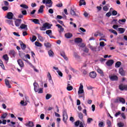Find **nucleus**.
Segmentation results:
<instances>
[{
	"mask_svg": "<svg viewBox=\"0 0 127 127\" xmlns=\"http://www.w3.org/2000/svg\"><path fill=\"white\" fill-rule=\"evenodd\" d=\"M56 6H57V7H62L63 6V4L62 3L57 4Z\"/></svg>",
	"mask_w": 127,
	"mask_h": 127,
	"instance_id": "e2e57ef3",
	"label": "nucleus"
},
{
	"mask_svg": "<svg viewBox=\"0 0 127 127\" xmlns=\"http://www.w3.org/2000/svg\"><path fill=\"white\" fill-rule=\"evenodd\" d=\"M49 55L50 57H53L54 56V53L52 50H50L48 51Z\"/></svg>",
	"mask_w": 127,
	"mask_h": 127,
	"instance_id": "473e14b6",
	"label": "nucleus"
},
{
	"mask_svg": "<svg viewBox=\"0 0 127 127\" xmlns=\"http://www.w3.org/2000/svg\"><path fill=\"white\" fill-rule=\"evenodd\" d=\"M5 84L8 88H11V86H10V84H9V81L6 79H5Z\"/></svg>",
	"mask_w": 127,
	"mask_h": 127,
	"instance_id": "b1692460",
	"label": "nucleus"
},
{
	"mask_svg": "<svg viewBox=\"0 0 127 127\" xmlns=\"http://www.w3.org/2000/svg\"><path fill=\"white\" fill-rule=\"evenodd\" d=\"M97 72H98V73H99V74H101V75H102V76H104V71H103V70L101 69L98 68L97 69Z\"/></svg>",
	"mask_w": 127,
	"mask_h": 127,
	"instance_id": "c85d7f7f",
	"label": "nucleus"
},
{
	"mask_svg": "<svg viewBox=\"0 0 127 127\" xmlns=\"http://www.w3.org/2000/svg\"><path fill=\"white\" fill-rule=\"evenodd\" d=\"M117 126L119 127H125V124L124 123L120 122L117 124Z\"/></svg>",
	"mask_w": 127,
	"mask_h": 127,
	"instance_id": "58836bf2",
	"label": "nucleus"
},
{
	"mask_svg": "<svg viewBox=\"0 0 127 127\" xmlns=\"http://www.w3.org/2000/svg\"><path fill=\"white\" fill-rule=\"evenodd\" d=\"M34 86V90L35 92H38L39 89V85H38V83L35 82L33 84Z\"/></svg>",
	"mask_w": 127,
	"mask_h": 127,
	"instance_id": "f8f14e48",
	"label": "nucleus"
},
{
	"mask_svg": "<svg viewBox=\"0 0 127 127\" xmlns=\"http://www.w3.org/2000/svg\"><path fill=\"white\" fill-rule=\"evenodd\" d=\"M75 127H84V125L83 123L82 122H80V121L79 120L75 122Z\"/></svg>",
	"mask_w": 127,
	"mask_h": 127,
	"instance_id": "39448f33",
	"label": "nucleus"
},
{
	"mask_svg": "<svg viewBox=\"0 0 127 127\" xmlns=\"http://www.w3.org/2000/svg\"><path fill=\"white\" fill-rule=\"evenodd\" d=\"M26 127H34V124H33V122L29 121L28 123H26Z\"/></svg>",
	"mask_w": 127,
	"mask_h": 127,
	"instance_id": "412c9836",
	"label": "nucleus"
},
{
	"mask_svg": "<svg viewBox=\"0 0 127 127\" xmlns=\"http://www.w3.org/2000/svg\"><path fill=\"white\" fill-rule=\"evenodd\" d=\"M66 90H67V91H72L73 90V86H70V84H68Z\"/></svg>",
	"mask_w": 127,
	"mask_h": 127,
	"instance_id": "c756f323",
	"label": "nucleus"
},
{
	"mask_svg": "<svg viewBox=\"0 0 127 127\" xmlns=\"http://www.w3.org/2000/svg\"><path fill=\"white\" fill-rule=\"evenodd\" d=\"M70 14L72 16L76 15V9H73L72 8H70Z\"/></svg>",
	"mask_w": 127,
	"mask_h": 127,
	"instance_id": "aec40b11",
	"label": "nucleus"
},
{
	"mask_svg": "<svg viewBox=\"0 0 127 127\" xmlns=\"http://www.w3.org/2000/svg\"><path fill=\"white\" fill-rule=\"evenodd\" d=\"M83 52H85V53H89V49H88L87 47H85L83 50Z\"/></svg>",
	"mask_w": 127,
	"mask_h": 127,
	"instance_id": "8fccbe9b",
	"label": "nucleus"
},
{
	"mask_svg": "<svg viewBox=\"0 0 127 127\" xmlns=\"http://www.w3.org/2000/svg\"><path fill=\"white\" fill-rule=\"evenodd\" d=\"M20 46L22 50H25V49L26 48V45L24 44L23 42H22L20 43Z\"/></svg>",
	"mask_w": 127,
	"mask_h": 127,
	"instance_id": "a878e982",
	"label": "nucleus"
},
{
	"mask_svg": "<svg viewBox=\"0 0 127 127\" xmlns=\"http://www.w3.org/2000/svg\"><path fill=\"white\" fill-rule=\"evenodd\" d=\"M82 41L83 40L80 38H76L74 39V42L75 43H76V44H80L82 43Z\"/></svg>",
	"mask_w": 127,
	"mask_h": 127,
	"instance_id": "9d476101",
	"label": "nucleus"
},
{
	"mask_svg": "<svg viewBox=\"0 0 127 127\" xmlns=\"http://www.w3.org/2000/svg\"><path fill=\"white\" fill-rule=\"evenodd\" d=\"M106 125L107 127H112V122L109 120H107Z\"/></svg>",
	"mask_w": 127,
	"mask_h": 127,
	"instance_id": "cd10ccee",
	"label": "nucleus"
},
{
	"mask_svg": "<svg viewBox=\"0 0 127 127\" xmlns=\"http://www.w3.org/2000/svg\"><path fill=\"white\" fill-rule=\"evenodd\" d=\"M20 28L21 29H25V28H26V30H27V25L22 24L20 26Z\"/></svg>",
	"mask_w": 127,
	"mask_h": 127,
	"instance_id": "bb28decb",
	"label": "nucleus"
},
{
	"mask_svg": "<svg viewBox=\"0 0 127 127\" xmlns=\"http://www.w3.org/2000/svg\"><path fill=\"white\" fill-rule=\"evenodd\" d=\"M109 31L111 32L112 33H113L114 34H115V35H118V32L116 31V30L113 29H110Z\"/></svg>",
	"mask_w": 127,
	"mask_h": 127,
	"instance_id": "ea45409f",
	"label": "nucleus"
},
{
	"mask_svg": "<svg viewBox=\"0 0 127 127\" xmlns=\"http://www.w3.org/2000/svg\"><path fill=\"white\" fill-rule=\"evenodd\" d=\"M6 116H7V114L6 113L2 114L1 116V119H5V118H6Z\"/></svg>",
	"mask_w": 127,
	"mask_h": 127,
	"instance_id": "09e8293b",
	"label": "nucleus"
},
{
	"mask_svg": "<svg viewBox=\"0 0 127 127\" xmlns=\"http://www.w3.org/2000/svg\"><path fill=\"white\" fill-rule=\"evenodd\" d=\"M119 72L121 76H125V70H124V68H123V67H121L119 69Z\"/></svg>",
	"mask_w": 127,
	"mask_h": 127,
	"instance_id": "6ab92c4d",
	"label": "nucleus"
},
{
	"mask_svg": "<svg viewBox=\"0 0 127 127\" xmlns=\"http://www.w3.org/2000/svg\"><path fill=\"white\" fill-rule=\"evenodd\" d=\"M64 36L65 38H67V39H69L73 36V34H72V33H66L64 34Z\"/></svg>",
	"mask_w": 127,
	"mask_h": 127,
	"instance_id": "4468645a",
	"label": "nucleus"
},
{
	"mask_svg": "<svg viewBox=\"0 0 127 127\" xmlns=\"http://www.w3.org/2000/svg\"><path fill=\"white\" fill-rule=\"evenodd\" d=\"M81 5H86V1H85V0H79V6H81Z\"/></svg>",
	"mask_w": 127,
	"mask_h": 127,
	"instance_id": "393cba45",
	"label": "nucleus"
},
{
	"mask_svg": "<svg viewBox=\"0 0 127 127\" xmlns=\"http://www.w3.org/2000/svg\"><path fill=\"white\" fill-rule=\"evenodd\" d=\"M78 117H79V119H80V120H83V118L84 116L83 115V114H82V113H79L78 114Z\"/></svg>",
	"mask_w": 127,
	"mask_h": 127,
	"instance_id": "c03bdc74",
	"label": "nucleus"
},
{
	"mask_svg": "<svg viewBox=\"0 0 127 127\" xmlns=\"http://www.w3.org/2000/svg\"><path fill=\"white\" fill-rule=\"evenodd\" d=\"M51 26H52V24H50L49 23L46 22L44 23L42 26L40 27V30L43 31L47 29H50V28H51Z\"/></svg>",
	"mask_w": 127,
	"mask_h": 127,
	"instance_id": "f257e3e1",
	"label": "nucleus"
},
{
	"mask_svg": "<svg viewBox=\"0 0 127 127\" xmlns=\"http://www.w3.org/2000/svg\"><path fill=\"white\" fill-rule=\"evenodd\" d=\"M44 45L47 48H50V47L51 46V44L47 42L44 43Z\"/></svg>",
	"mask_w": 127,
	"mask_h": 127,
	"instance_id": "4c0bfd02",
	"label": "nucleus"
},
{
	"mask_svg": "<svg viewBox=\"0 0 127 127\" xmlns=\"http://www.w3.org/2000/svg\"><path fill=\"white\" fill-rule=\"evenodd\" d=\"M20 24H21V19H16L15 21V25L18 27L19 26H20Z\"/></svg>",
	"mask_w": 127,
	"mask_h": 127,
	"instance_id": "ddd939ff",
	"label": "nucleus"
},
{
	"mask_svg": "<svg viewBox=\"0 0 127 127\" xmlns=\"http://www.w3.org/2000/svg\"><path fill=\"white\" fill-rule=\"evenodd\" d=\"M31 20L33 21V22L35 23V24H39V20L37 19H31Z\"/></svg>",
	"mask_w": 127,
	"mask_h": 127,
	"instance_id": "72a5a7b5",
	"label": "nucleus"
},
{
	"mask_svg": "<svg viewBox=\"0 0 127 127\" xmlns=\"http://www.w3.org/2000/svg\"><path fill=\"white\" fill-rule=\"evenodd\" d=\"M89 48L90 49H91V50H92V51H94L95 52H97V47L90 46Z\"/></svg>",
	"mask_w": 127,
	"mask_h": 127,
	"instance_id": "7c9ffc66",
	"label": "nucleus"
},
{
	"mask_svg": "<svg viewBox=\"0 0 127 127\" xmlns=\"http://www.w3.org/2000/svg\"><path fill=\"white\" fill-rule=\"evenodd\" d=\"M20 6H21V7H22L23 8H26V9L28 8V6H27L26 4H21Z\"/></svg>",
	"mask_w": 127,
	"mask_h": 127,
	"instance_id": "37998d69",
	"label": "nucleus"
},
{
	"mask_svg": "<svg viewBox=\"0 0 127 127\" xmlns=\"http://www.w3.org/2000/svg\"><path fill=\"white\" fill-rule=\"evenodd\" d=\"M78 46H79V47H81V48H84V47H85V46H86V45H85V44L84 43H80L79 44Z\"/></svg>",
	"mask_w": 127,
	"mask_h": 127,
	"instance_id": "49530a36",
	"label": "nucleus"
},
{
	"mask_svg": "<svg viewBox=\"0 0 127 127\" xmlns=\"http://www.w3.org/2000/svg\"><path fill=\"white\" fill-rule=\"evenodd\" d=\"M38 92L39 94H42V93H43V89L41 88H39Z\"/></svg>",
	"mask_w": 127,
	"mask_h": 127,
	"instance_id": "6e6d98bb",
	"label": "nucleus"
},
{
	"mask_svg": "<svg viewBox=\"0 0 127 127\" xmlns=\"http://www.w3.org/2000/svg\"><path fill=\"white\" fill-rule=\"evenodd\" d=\"M7 18L8 19H12L13 18V13L11 12H9L7 14Z\"/></svg>",
	"mask_w": 127,
	"mask_h": 127,
	"instance_id": "6e6552de",
	"label": "nucleus"
},
{
	"mask_svg": "<svg viewBox=\"0 0 127 127\" xmlns=\"http://www.w3.org/2000/svg\"><path fill=\"white\" fill-rule=\"evenodd\" d=\"M89 76L90 77V78L95 79V77H97V73L95 71H92L89 73Z\"/></svg>",
	"mask_w": 127,
	"mask_h": 127,
	"instance_id": "9b49d317",
	"label": "nucleus"
},
{
	"mask_svg": "<svg viewBox=\"0 0 127 127\" xmlns=\"http://www.w3.org/2000/svg\"><path fill=\"white\" fill-rule=\"evenodd\" d=\"M63 121L65 124L67 123V120H68V114H67V111L66 110H64L63 112Z\"/></svg>",
	"mask_w": 127,
	"mask_h": 127,
	"instance_id": "f03ea898",
	"label": "nucleus"
},
{
	"mask_svg": "<svg viewBox=\"0 0 127 127\" xmlns=\"http://www.w3.org/2000/svg\"><path fill=\"white\" fill-rule=\"evenodd\" d=\"M9 54L12 55L13 57H14V56H15V52L14 50H11L9 51Z\"/></svg>",
	"mask_w": 127,
	"mask_h": 127,
	"instance_id": "c9c22d12",
	"label": "nucleus"
},
{
	"mask_svg": "<svg viewBox=\"0 0 127 127\" xmlns=\"http://www.w3.org/2000/svg\"><path fill=\"white\" fill-rule=\"evenodd\" d=\"M30 39L32 42H34L37 39V38H36V36H33L32 38L31 39V37H30Z\"/></svg>",
	"mask_w": 127,
	"mask_h": 127,
	"instance_id": "e433bc0d",
	"label": "nucleus"
},
{
	"mask_svg": "<svg viewBox=\"0 0 127 127\" xmlns=\"http://www.w3.org/2000/svg\"><path fill=\"white\" fill-rule=\"evenodd\" d=\"M121 65H122V62H117L115 64V67L116 68H119L120 67Z\"/></svg>",
	"mask_w": 127,
	"mask_h": 127,
	"instance_id": "2f4dec72",
	"label": "nucleus"
},
{
	"mask_svg": "<svg viewBox=\"0 0 127 127\" xmlns=\"http://www.w3.org/2000/svg\"><path fill=\"white\" fill-rule=\"evenodd\" d=\"M38 38L40 41L43 42L44 41V39H43V37H42L41 36H40L39 34H38Z\"/></svg>",
	"mask_w": 127,
	"mask_h": 127,
	"instance_id": "3c124183",
	"label": "nucleus"
},
{
	"mask_svg": "<svg viewBox=\"0 0 127 127\" xmlns=\"http://www.w3.org/2000/svg\"><path fill=\"white\" fill-rule=\"evenodd\" d=\"M119 101L120 102V103L126 104V100H125V99L123 98H120L119 99H116L115 103H119Z\"/></svg>",
	"mask_w": 127,
	"mask_h": 127,
	"instance_id": "20e7f679",
	"label": "nucleus"
},
{
	"mask_svg": "<svg viewBox=\"0 0 127 127\" xmlns=\"http://www.w3.org/2000/svg\"><path fill=\"white\" fill-rule=\"evenodd\" d=\"M6 22L7 23H8V24H12V20H6Z\"/></svg>",
	"mask_w": 127,
	"mask_h": 127,
	"instance_id": "0e129e2a",
	"label": "nucleus"
},
{
	"mask_svg": "<svg viewBox=\"0 0 127 127\" xmlns=\"http://www.w3.org/2000/svg\"><path fill=\"white\" fill-rule=\"evenodd\" d=\"M118 30L121 34H123V33L126 31V29L124 28H119Z\"/></svg>",
	"mask_w": 127,
	"mask_h": 127,
	"instance_id": "5701e85b",
	"label": "nucleus"
},
{
	"mask_svg": "<svg viewBox=\"0 0 127 127\" xmlns=\"http://www.w3.org/2000/svg\"><path fill=\"white\" fill-rule=\"evenodd\" d=\"M110 80L111 81H118L119 77L117 75H111L110 76Z\"/></svg>",
	"mask_w": 127,
	"mask_h": 127,
	"instance_id": "1a4fd4ad",
	"label": "nucleus"
},
{
	"mask_svg": "<svg viewBox=\"0 0 127 127\" xmlns=\"http://www.w3.org/2000/svg\"><path fill=\"white\" fill-rule=\"evenodd\" d=\"M112 15H117V14H118V11L114 10L112 11Z\"/></svg>",
	"mask_w": 127,
	"mask_h": 127,
	"instance_id": "4d7b16f0",
	"label": "nucleus"
},
{
	"mask_svg": "<svg viewBox=\"0 0 127 127\" xmlns=\"http://www.w3.org/2000/svg\"><path fill=\"white\" fill-rule=\"evenodd\" d=\"M103 10L105 11H108V10H109V8L107 6H105L104 7H103Z\"/></svg>",
	"mask_w": 127,
	"mask_h": 127,
	"instance_id": "338daca9",
	"label": "nucleus"
},
{
	"mask_svg": "<svg viewBox=\"0 0 127 127\" xmlns=\"http://www.w3.org/2000/svg\"><path fill=\"white\" fill-rule=\"evenodd\" d=\"M120 115H121V111H119L118 112H117L115 114V117H116V118H117V117H119V116H120Z\"/></svg>",
	"mask_w": 127,
	"mask_h": 127,
	"instance_id": "bf43d9fd",
	"label": "nucleus"
},
{
	"mask_svg": "<svg viewBox=\"0 0 127 127\" xmlns=\"http://www.w3.org/2000/svg\"><path fill=\"white\" fill-rule=\"evenodd\" d=\"M99 45L101 46V47H105V46H106L104 42H101L99 44Z\"/></svg>",
	"mask_w": 127,
	"mask_h": 127,
	"instance_id": "a18cd8bd",
	"label": "nucleus"
},
{
	"mask_svg": "<svg viewBox=\"0 0 127 127\" xmlns=\"http://www.w3.org/2000/svg\"><path fill=\"white\" fill-rule=\"evenodd\" d=\"M44 5H41L38 10V13H43L44 11Z\"/></svg>",
	"mask_w": 127,
	"mask_h": 127,
	"instance_id": "a211bd4d",
	"label": "nucleus"
},
{
	"mask_svg": "<svg viewBox=\"0 0 127 127\" xmlns=\"http://www.w3.org/2000/svg\"><path fill=\"white\" fill-rule=\"evenodd\" d=\"M2 9L3 10H4V11H5L8 10V7H7L6 6H3V7H2Z\"/></svg>",
	"mask_w": 127,
	"mask_h": 127,
	"instance_id": "de8ad7c7",
	"label": "nucleus"
},
{
	"mask_svg": "<svg viewBox=\"0 0 127 127\" xmlns=\"http://www.w3.org/2000/svg\"><path fill=\"white\" fill-rule=\"evenodd\" d=\"M52 97V95L50 94H47L46 95V100H49V99H50V98H51Z\"/></svg>",
	"mask_w": 127,
	"mask_h": 127,
	"instance_id": "79ce46f5",
	"label": "nucleus"
},
{
	"mask_svg": "<svg viewBox=\"0 0 127 127\" xmlns=\"http://www.w3.org/2000/svg\"><path fill=\"white\" fill-rule=\"evenodd\" d=\"M91 122H93V119L88 118V119H87V124H91Z\"/></svg>",
	"mask_w": 127,
	"mask_h": 127,
	"instance_id": "13d9d810",
	"label": "nucleus"
},
{
	"mask_svg": "<svg viewBox=\"0 0 127 127\" xmlns=\"http://www.w3.org/2000/svg\"><path fill=\"white\" fill-rule=\"evenodd\" d=\"M17 63L19 66H20L21 68L24 67V64L23 63V61H22V60H20V59L18 60Z\"/></svg>",
	"mask_w": 127,
	"mask_h": 127,
	"instance_id": "423d86ee",
	"label": "nucleus"
},
{
	"mask_svg": "<svg viewBox=\"0 0 127 127\" xmlns=\"http://www.w3.org/2000/svg\"><path fill=\"white\" fill-rule=\"evenodd\" d=\"M114 64V61L113 60H109L106 62L107 66H112Z\"/></svg>",
	"mask_w": 127,
	"mask_h": 127,
	"instance_id": "f3484780",
	"label": "nucleus"
},
{
	"mask_svg": "<svg viewBox=\"0 0 127 127\" xmlns=\"http://www.w3.org/2000/svg\"><path fill=\"white\" fill-rule=\"evenodd\" d=\"M46 3H47L48 4H52V0H46Z\"/></svg>",
	"mask_w": 127,
	"mask_h": 127,
	"instance_id": "052dcab7",
	"label": "nucleus"
},
{
	"mask_svg": "<svg viewBox=\"0 0 127 127\" xmlns=\"http://www.w3.org/2000/svg\"><path fill=\"white\" fill-rule=\"evenodd\" d=\"M60 54L61 56L64 58V59H65L66 61L68 60V58H67V56H66L64 52H61Z\"/></svg>",
	"mask_w": 127,
	"mask_h": 127,
	"instance_id": "4be33fe9",
	"label": "nucleus"
},
{
	"mask_svg": "<svg viewBox=\"0 0 127 127\" xmlns=\"http://www.w3.org/2000/svg\"><path fill=\"white\" fill-rule=\"evenodd\" d=\"M84 88V86L82 84H80V86L79 88V90H78V94H83L84 93V89H83Z\"/></svg>",
	"mask_w": 127,
	"mask_h": 127,
	"instance_id": "0eeeda50",
	"label": "nucleus"
},
{
	"mask_svg": "<svg viewBox=\"0 0 127 127\" xmlns=\"http://www.w3.org/2000/svg\"><path fill=\"white\" fill-rule=\"evenodd\" d=\"M56 26H57V27H58V28H60V31L59 32H63L64 31V28H63L62 27V26H61V25L59 24H57Z\"/></svg>",
	"mask_w": 127,
	"mask_h": 127,
	"instance_id": "dca6fc26",
	"label": "nucleus"
},
{
	"mask_svg": "<svg viewBox=\"0 0 127 127\" xmlns=\"http://www.w3.org/2000/svg\"><path fill=\"white\" fill-rule=\"evenodd\" d=\"M99 127H104V122H100L98 124Z\"/></svg>",
	"mask_w": 127,
	"mask_h": 127,
	"instance_id": "5fc2aeb1",
	"label": "nucleus"
},
{
	"mask_svg": "<svg viewBox=\"0 0 127 127\" xmlns=\"http://www.w3.org/2000/svg\"><path fill=\"white\" fill-rule=\"evenodd\" d=\"M126 19H119V23H122L121 22H126Z\"/></svg>",
	"mask_w": 127,
	"mask_h": 127,
	"instance_id": "603ef678",
	"label": "nucleus"
},
{
	"mask_svg": "<svg viewBox=\"0 0 127 127\" xmlns=\"http://www.w3.org/2000/svg\"><path fill=\"white\" fill-rule=\"evenodd\" d=\"M3 59L5 60V61H8V56L7 55L5 54L2 56Z\"/></svg>",
	"mask_w": 127,
	"mask_h": 127,
	"instance_id": "f704fd0d",
	"label": "nucleus"
},
{
	"mask_svg": "<svg viewBox=\"0 0 127 127\" xmlns=\"http://www.w3.org/2000/svg\"><path fill=\"white\" fill-rule=\"evenodd\" d=\"M57 72L58 73V74L59 75V76H60L61 77L63 76V73H62V72H61L60 70H58Z\"/></svg>",
	"mask_w": 127,
	"mask_h": 127,
	"instance_id": "680f3d73",
	"label": "nucleus"
},
{
	"mask_svg": "<svg viewBox=\"0 0 127 127\" xmlns=\"http://www.w3.org/2000/svg\"><path fill=\"white\" fill-rule=\"evenodd\" d=\"M119 89L121 91H124V90L127 91V85L120 84L119 85Z\"/></svg>",
	"mask_w": 127,
	"mask_h": 127,
	"instance_id": "7ed1b4c3",
	"label": "nucleus"
},
{
	"mask_svg": "<svg viewBox=\"0 0 127 127\" xmlns=\"http://www.w3.org/2000/svg\"><path fill=\"white\" fill-rule=\"evenodd\" d=\"M3 2H4V5H5L6 6H8V5L9 4V3H8V1H3Z\"/></svg>",
	"mask_w": 127,
	"mask_h": 127,
	"instance_id": "774afa93",
	"label": "nucleus"
},
{
	"mask_svg": "<svg viewBox=\"0 0 127 127\" xmlns=\"http://www.w3.org/2000/svg\"><path fill=\"white\" fill-rule=\"evenodd\" d=\"M46 34L50 36V38H53V36H52V30H48L46 31Z\"/></svg>",
	"mask_w": 127,
	"mask_h": 127,
	"instance_id": "2eb2a0df",
	"label": "nucleus"
},
{
	"mask_svg": "<svg viewBox=\"0 0 127 127\" xmlns=\"http://www.w3.org/2000/svg\"><path fill=\"white\" fill-rule=\"evenodd\" d=\"M48 77L50 81L52 80V77L51 76V74H50V72H48Z\"/></svg>",
	"mask_w": 127,
	"mask_h": 127,
	"instance_id": "864d4df0",
	"label": "nucleus"
},
{
	"mask_svg": "<svg viewBox=\"0 0 127 127\" xmlns=\"http://www.w3.org/2000/svg\"><path fill=\"white\" fill-rule=\"evenodd\" d=\"M21 59L24 60V61H26V57L25 55L21 56Z\"/></svg>",
	"mask_w": 127,
	"mask_h": 127,
	"instance_id": "69168bd1",
	"label": "nucleus"
},
{
	"mask_svg": "<svg viewBox=\"0 0 127 127\" xmlns=\"http://www.w3.org/2000/svg\"><path fill=\"white\" fill-rule=\"evenodd\" d=\"M35 44L36 46H38V47H41L42 46V44L37 41L35 42Z\"/></svg>",
	"mask_w": 127,
	"mask_h": 127,
	"instance_id": "a19ab883",
	"label": "nucleus"
}]
</instances>
